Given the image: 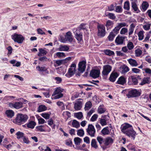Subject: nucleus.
Here are the masks:
<instances>
[{
	"mask_svg": "<svg viewBox=\"0 0 151 151\" xmlns=\"http://www.w3.org/2000/svg\"><path fill=\"white\" fill-rule=\"evenodd\" d=\"M16 135L17 136V138L18 139L22 138L24 136V134L23 132L19 131L17 132Z\"/></svg>",
	"mask_w": 151,
	"mask_h": 151,
	"instance_id": "nucleus-47",
	"label": "nucleus"
},
{
	"mask_svg": "<svg viewBox=\"0 0 151 151\" xmlns=\"http://www.w3.org/2000/svg\"><path fill=\"white\" fill-rule=\"evenodd\" d=\"M100 73V71L98 70H92L90 73V75L91 77L95 78L99 77Z\"/></svg>",
	"mask_w": 151,
	"mask_h": 151,
	"instance_id": "nucleus-12",
	"label": "nucleus"
},
{
	"mask_svg": "<svg viewBox=\"0 0 151 151\" xmlns=\"http://www.w3.org/2000/svg\"><path fill=\"white\" fill-rule=\"evenodd\" d=\"M141 93L139 90L134 89L129 91L127 96L129 98L132 97H137L140 95Z\"/></svg>",
	"mask_w": 151,
	"mask_h": 151,
	"instance_id": "nucleus-7",
	"label": "nucleus"
},
{
	"mask_svg": "<svg viewBox=\"0 0 151 151\" xmlns=\"http://www.w3.org/2000/svg\"><path fill=\"white\" fill-rule=\"evenodd\" d=\"M149 78L145 77L143 79L142 82L139 83V85H143L146 83H149Z\"/></svg>",
	"mask_w": 151,
	"mask_h": 151,
	"instance_id": "nucleus-31",
	"label": "nucleus"
},
{
	"mask_svg": "<svg viewBox=\"0 0 151 151\" xmlns=\"http://www.w3.org/2000/svg\"><path fill=\"white\" fill-rule=\"evenodd\" d=\"M80 100L82 99H81L76 101L74 104V108L76 110H80L82 107V101H80Z\"/></svg>",
	"mask_w": 151,
	"mask_h": 151,
	"instance_id": "nucleus-13",
	"label": "nucleus"
},
{
	"mask_svg": "<svg viewBox=\"0 0 151 151\" xmlns=\"http://www.w3.org/2000/svg\"><path fill=\"white\" fill-rule=\"evenodd\" d=\"M124 8L127 10H128L129 9V1H126L124 3Z\"/></svg>",
	"mask_w": 151,
	"mask_h": 151,
	"instance_id": "nucleus-48",
	"label": "nucleus"
},
{
	"mask_svg": "<svg viewBox=\"0 0 151 151\" xmlns=\"http://www.w3.org/2000/svg\"><path fill=\"white\" fill-rule=\"evenodd\" d=\"M86 24L82 23L79 25V26L78 27V28L80 29L86 30Z\"/></svg>",
	"mask_w": 151,
	"mask_h": 151,
	"instance_id": "nucleus-50",
	"label": "nucleus"
},
{
	"mask_svg": "<svg viewBox=\"0 0 151 151\" xmlns=\"http://www.w3.org/2000/svg\"><path fill=\"white\" fill-rule=\"evenodd\" d=\"M132 70L133 73H139L140 72V70L139 69L135 68H132Z\"/></svg>",
	"mask_w": 151,
	"mask_h": 151,
	"instance_id": "nucleus-58",
	"label": "nucleus"
},
{
	"mask_svg": "<svg viewBox=\"0 0 151 151\" xmlns=\"http://www.w3.org/2000/svg\"><path fill=\"white\" fill-rule=\"evenodd\" d=\"M28 118V117L26 115L18 114L15 119V122L18 124H21L27 121Z\"/></svg>",
	"mask_w": 151,
	"mask_h": 151,
	"instance_id": "nucleus-3",
	"label": "nucleus"
},
{
	"mask_svg": "<svg viewBox=\"0 0 151 151\" xmlns=\"http://www.w3.org/2000/svg\"><path fill=\"white\" fill-rule=\"evenodd\" d=\"M91 146L92 147L97 149L98 147V146L97 145V142L95 139H93L91 142Z\"/></svg>",
	"mask_w": 151,
	"mask_h": 151,
	"instance_id": "nucleus-34",
	"label": "nucleus"
},
{
	"mask_svg": "<svg viewBox=\"0 0 151 151\" xmlns=\"http://www.w3.org/2000/svg\"><path fill=\"white\" fill-rule=\"evenodd\" d=\"M12 39L15 42L19 44L22 43L24 40V37L21 35L14 33L12 36Z\"/></svg>",
	"mask_w": 151,
	"mask_h": 151,
	"instance_id": "nucleus-5",
	"label": "nucleus"
},
{
	"mask_svg": "<svg viewBox=\"0 0 151 151\" xmlns=\"http://www.w3.org/2000/svg\"><path fill=\"white\" fill-rule=\"evenodd\" d=\"M86 62L82 61L80 62L78 65V70L81 73H82L85 71L86 68Z\"/></svg>",
	"mask_w": 151,
	"mask_h": 151,
	"instance_id": "nucleus-10",
	"label": "nucleus"
},
{
	"mask_svg": "<svg viewBox=\"0 0 151 151\" xmlns=\"http://www.w3.org/2000/svg\"><path fill=\"white\" fill-rule=\"evenodd\" d=\"M108 127L104 128L101 131V133L104 135H108L110 134Z\"/></svg>",
	"mask_w": 151,
	"mask_h": 151,
	"instance_id": "nucleus-29",
	"label": "nucleus"
},
{
	"mask_svg": "<svg viewBox=\"0 0 151 151\" xmlns=\"http://www.w3.org/2000/svg\"><path fill=\"white\" fill-rule=\"evenodd\" d=\"M116 35L113 34L112 33L110 32L109 35L108 36V38L109 41H112L113 40L114 38L115 37Z\"/></svg>",
	"mask_w": 151,
	"mask_h": 151,
	"instance_id": "nucleus-44",
	"label": "nucleus"
},
{
	"mask_svg": "<svg viewBox=\"0 0 151 151\" xmlns=\"http://www.w3.org/2000/svg\"><path fill=\"white\" fill-rule=\"evenodd\" d=\"M118 76V74L116 72L112 73L110 75L109 80L110 81L114 82Z\"/></svg>",
	"mask_w": 151,
	"mask_h": 151,
	"instance_id": "nucleus-18",
	"label": "nucleus"
},
{
	"mask_svg": "<svg viewBox=\"0 0 151 151\" xmlns=\"http://www.w3.org/2000/svg\"><path fill=\"white\" fill-rule=\"evenodd\" d=\"M76 38L78 41H81L82 39V33L80 32L79 30H76L74 32Z\"/></svg>",
	"mask_w": 151,
	"mask_h": 151,
	"instance_id": "nucleus-15",
	"label": "nucleus"
},
{
	"mask_svg": "<svg viewBox=\"0 0 151 151\" xmlns=\"http://www.w3.org/2000/svg\"><path fill=\"white\" fill-rule=\"evenodd\" d=\"M100 123L102 126L105 125L107 124L106 121L104 119H101L100 121Z\"/></svg>",
	"mask_w": 151,
	"mask_h": 151,
	"instance_id": "nucleus-60",
	"label": "nucleus"
},
{
	"mask_svg": "<svg viewBox=\"0 0 151 151\" xmlns=\"http://www.w3.org/2000/svg\"><path fill=\"white\" fill-rule=\"evenodd\" d=\"M97 139L100 145H102L104 142L103 138L100 137H98L97 138Z\"/></svg>",
	"mask_w": 151,
	"mask_h": 151,
	"instance_id": "nucleus-53",
	"label": "nucleus"
},
{
	"mask_svg": "<svg viewBox=\"0 0 151 151\" xmlns=\"http://www.w3.org/2000/svg\"><path fill=\"white\" fill-rule=\"evenodd\" d=\"M122 72L123 73H125L129 71V67L126 65H124L122 67Z\"/></svg>",
	"mask_w": 151,
	"mask_h": 151,
	"instance_id": "nucleus-28",
	"label": "nucleus"
},
{
	"mask_svg": "<svg viewBox=\"0 0 151 151\" xmlns=\"http://www.w3.org/2000/svg\"><path fill=\"white\" fill-rule=\"evenodd\" d=\"M112 67L109 65H105L103 67V70L102 71V74L104 76L108 75L111 70Z\"/></svg>",
	"mask_w": 151,
	"mask_h": 151,
	"instance_id": "nucleus-9",
	"label": "nucleus"
},
{
	"mask_svg": "<svg viewBox=\"0 0 151 151\" xmlns=\"http://www.w3.org/2000/svg\"><path fill=\"white\" fill-rule=\"evenodd\" d=\"M119 29H120L117 26H116L113 30L111 32L113 34L116 35L118 33Z\"/></svg>",
	"mask_w": 151,
	"mask_h": 151,
	"instance_id": "nucleus-49",
	"label": "nucleus"
},
{
	"mask_svg": "<svg viewBox=\"0 0 151 151\" xmlns=\"http://www.w3.org/2000/svg\"><path fill=\"white\" fill-rule=\"evenodd\" d=\"M47 109L46 107L44 105L39 106L38 108V111L41 112L45 111Z\"/></svg>",
	"mask_w": 151,
	"mask_h": 151,
	"instance_id": "nucleus-32",
	"label": "nucleus"
},
{
	"mask_svg": "<svg viewBox=\"0 0 151 151\" xmlns=\"http://www.w3.org/2000/svg\"><path fill=\"white\" fill-rule=\"evenodd\" d=\"M122 132L127 135L131 137L134 139L136 132L133 129L132 125L128 123H125L121 127Z\"/></svg>",
	"mask_w": 151,
	"mask_h": 151,
	"instance_id": "nucleus-1",
	"label": "nucleus"
},
{
	"mask_svg": "<svg viewBox=\"0 0 151 151\" xmlns=\"http://www.w3.org/2000/svg\"><path fill=\"white\" fill-rule=\"evenodd\" d=\"M77 135L80 137H83L84 134V131L83 129H80L77 131Z\"/></svg>",
	"mask_w": 151,
	"mask_h": 151,
	"instance_id": "nucleus-42",
	"label": "nucleus"
},
{
	"mask_svg": "<svg viewBox=\"0 0 151 151\" xmlns=\"http://www.w3.org/2000/svg\"><path fill=\"white\" fill-rule=\"evenodd\" d=\"M113 23L110 20H108L106 22L105 26L107 27H108L109 26H111L112 25H113Z\"/></svg>",
	"mask_w": 151,
	"mask_h": 151,
	"instance_id": "nucleus-56",
	"label": "nucleus"
},
{
	"mask_svg": "<svg viewBox=\"0 0 151 151\" xmlns=\"http://www.w3.org/2000/svg\"><path fill=\"white\" fill-rule=\"evenodd\" d=\"M104 52L106 55L109 56L114 55V52L113 51L110 50H104Z\"/></svg>",
	"mask_w": 151,
	"mask_h": 151,
	"instance_id": "nucleus-30",
	"label": "nucleus"
},
{
	"mask_svg": "<svg viewBox=\"0 0 151 151\" xmlns=\"http://www.w3.org/2000/svg\"><path fill=\"white\" fill-rule=\"evenodd\" d=\"M125 37L118 36L115 40V43L117 45H122L124 43Z\"/></svg>",
	"mask_w": 151,
	"mask_h": 151,
	"instance_id": "nucleus-14",
	"label": "nucleus"
},
{
	"mask_svg": "<svg viewBox=\"0 0 151 151\" xmlns=\"http://www.w3.org/2000/svg\"><path fill=\"white\" fill-rule=\"evenodd\" d=\"M36 124V123L35 122L31 121L27 123V126L29 128L33 129Z\"/></svg>",
	"mask_w": 151,
	"mask_h": 151,
	"instance_id": "nucleus-25",
	"label": "nucleus"
},
{
	"mask_svg": "<svg viewBox=\"0 0 151 151\" xmlns=\"http://www.w3.org/2000/svg\"><path fill=\"white\" fill-rule=\"evenodd\" d=\"M37 70L40 71H46L47 70L45 66H42L40 67V66H38L37 67Z\"/></svg>",
	"mask_w": 151,
	"mask_h": 151,
	"instance_id": "nucleus-51",
	"label": "nucleus"
},
{
	"mask_svg": "<svg viewBox=\"0 0 151 151\" xmlns=\"http://www.w3.org/2000/svg\"><path fill=\"white\" fill-rule=\"evenodd\" d=\"M126 82V78L123 76L119 77L117 81V84L123 85Z\"/></svg>",
	"mask_w": 151,
	"mask_h": 151,
	"instance_id": "nucleus-20",
	"label": "nucleus"
},
{
	"mask_svg": "<svg viewBox=\"0 0 151 151\" xmlns=\"http://www.w3.org/2000/svg\"><path fill=\"white\" fill-rule=\"evenodd\" d=\"M92 106V104L91 101H88L86 102L85 105V109L86 110H88L90 109Z\"/></svg>",
	"mask_w": 151,
	"mask_h": 151,
	"instance_id": "nucleus-36",
	"label": "nucleus"
},
{
	"mask_svg": "<svg viewBox=\"0 0 151 151\" xmlns=\"http://www.w3.org/2000/svg\"><path fill=\"white\" fill-rule=\"evenodd\" d=\"M127 31L128 29L127 28H123L120 31V33L122 35L124 34L127 32Z\"/></svg>",
	"mask_w": 151,
	"mask_h": 151,
	"instance_id": "nucleus-54",
	"label": "nucleus"
},
{
	"mask_svg": "<svg viewBox=\"0 0 151 151\" xmlns=\"http://www.w3.org/2000/svg\"><path fill=\"white\" fill-rule=\"evenodd\" d=\"M76 65L73 63L70 66V68L68 69L67 73L65 76L68 77H70L73 75L75 73Z\"/></svg>",
	"mask_w": 151,
	"mask_h": 151,
	"instance_id": "nucleus-6",
	"label": "nucleus"
},
{
	"mask_svg": "<svg viewBox=\"0 0 151 151\" xmlns=\"http://www.w3.org/2000/svg\"><path fill=\"white\" fill-rule=\"evenodd\" d=\"M150 24H147L143 26V28L145 30H148L150 29Z\"/></svg>",
	"mask_w": 151,
	"mask_h": 151,
	"instance_id": "nucleus-63",
	"label": "nucleus"
},
{
	"mask_svg": "<svg viewBox=\"0 0 151 151\" xmlns=\"http://www.w3.org/2000/svg\"><path fill=\"white\" fill-rule=\"evenodd\" d=\"M127 47L129 50H131L134 47L133 43L131 42H129L127 44Z\"/></svg>",
	"mask_w": 151,
	"mask_h": 151,
	"instance_id": "nucleus-41",
	"label": "nucleus"
},
{
	"mask_svg": "<svg viewBox=\"0 0 151 151\" xmlns=\"http://www.w3.org/2000/svg\"><path fill=\"white\" fill-rule=\"evenodd\" d=\"M82 141L81 139L78 137H76L74 139V142L76 145H79Z\"/></svg>",
	"mask_w": 151,
	"mask_h": 151,
	"instance_id": "nucleus-37",
	"label": "nucleus"
},
{
	"mask_svg": "<svg viewBox=\"0 0 151 151\" xmlns=\"http://www.w3.org/2000/svg\"><path fill=\"white\" fill-rule=\"evenodd\" d=\"M23 103L21 101L16 102L14 104H12V106L14 108L18 109L23 107Z\"/></svg>",
	"mask_w": 151,
	"mask_h": 151,
	"instance_id": "nucleus-19",
	"label": "nucleus"
},
{
	"mask_svg": "<svg viewBox=\"0 0 151 151\" xmlns=\"http://www.w3.org/2000/svg\"><path fill=\"white\" fill-rule=\"evenodd\" d=\"M122 132L127 135L131 137L134 139L136 132L133 129L132 125L128 123H125L121 127Z\"/></svg>",
	"mask_w": 151,
	"mask_h": 151,
	"instance_id": "nucleus-2",
	"label": "nucleus"
},
{
	"mask_svg": "<svg viewBox=\"0 0 151 151\" xmlns=\"http://www.w3.org/2000/svg\"><path fill=\"white\" fill-rule=\"evenodd\" d=\"M72 125L73 127L77 128L80 126L79 122L76 120H73L72 123Z\"/></svg>",
	"mask_w": 151,
	"mask_h": 151,
	"instance_id": "nucleus-33",
	"label": "nucleus"
},
{
	"mask_svg": "<svg viewBox=\"0 0 151 151\" xmlns=\"http://www.w3.org/2000/svg\"><path fill=\"white\" fill-rule=\"evenodd\" d=\"M36 129L38 131L41 132H44L45 130L42 128V126H40L36 127Z\"/></svg>",
	"mask_w": 151,
	"mask_h": 151,
	"instance_id": "nucleus-62",
	"label": "nucleus"
},
{
	"mask_svg": "<svg viewBox=\"0 0 151 151\" xmlns=\"http://www.w3.org/2000/svg\"><path fill=\"white\" fill-rule=\"evenodd\" d=\"M63 115L65 117H67V119L71 117V114L69 111H66L63 112Z\"/></svg>",
	"mask_w": 151,
	"mask_h": 151,
	"instance_id": "nucleus-43",
	"label": "nucleus"
},
{
	"mask_svg": "<svg viewBox=\"0 0 151 151\" xmlns=\"http://www.w3.org/2000/svg\"><path fill=\"white\" fill-rule=\"evenodd\" d=\"M131 5L132 6L135 12H137V13H139L140 12V11L139 10L138 8L137 7V0H131Z\"/></svg>",
	"mask_w": 151,
	"mask_h": 151,
	"instance_id": "nucleus-16",
	"label": "nucleus"
},
{
	"mask_svg": "<svg viewBox=\"0 0 151 151\" xmlns=\"http://www.w3.org/2000/svg\"><path fill=\"white\" fill-rule=\"evenodd\" d=\"M135 27V25L133 23H132L130 24L128 33L129 36L131 35L133 33Z\"/></svg>",
	"mask_w": 151,
	"mask_h": 151,
	"instance_id": "nucleus-24",
	"label": "nucleus"
},
{
	"mask_svg": "<svg viewBox=\"0 0 151 151\" xmlns=\"http://www.w3.org/2000/svg\"><path fill=\"white\" fill-rule=\"evenodd\" d=\"M113 142V140L112 138L109 137L106 138L104 142V144L106 146H107L110 143H111Z\"/></svg>",
	"mask_w": 151,
	"mask_h": 151,
	"instance_id": "nucleus-23",
	"label": "nucleus"
},
{
	"mask_svg": "<svg viewBox=\"0 0 151 151\" xmlns=\"http://www.w3.org/2000/svg\"><path fill=\"white\" fill-rule=\"evenodd\" d=\"M74 115L77 118L79 119H81L83 116L82 113L81 112L75 113Z\"/></svg>",
	"mask_w": 151,
	"mask_h": 151,
	"instance_id": "nucleus-46",
	"label": "nucleus"
},
{
	"mask_svg": "<svg viewBox=\"0 0 151 151\" xmlns=\"http://www.w3.org/2000/svg\"><path fill=\"white\" fill-rule=\"evenodd\" d=\"M135 55L136 57H139L140 56L142 53V51L139 49H137L135 51Z\"/></svg>",
	"mask_w": 151,
	"mask_h": 151,
	"instance_id": "nucleus-38",
	"label": "nucleus"
},
{
	"mask_svg": "<svg viewBox=\"0 0 151 151\" xmlns=\"http://www.w3.org/2000/svg\"><path fill=\"white\" fill-rule=\"evenodd\" d=\"M97 35L100 37H104L106 34L105 27L104 25L99 23L97 26Z\"/></svg>",
	"mask_w": 151,
	"mask_h": 151,
	"instance_id": "nucleus-4",
	"label": "nucleus"
},
{
	"mask_svg": "<svg viewBox=\"0 0 151 151\" xmlns=\"http://www.w3.org/2000/svg\"><path fill=\"white\" fill-rule=\"evenodd\" d=\"M131 78L133 85H136L138 83V80L134 76H131Z\"/></svg>",
	"mask_w": 151,
	"mask_h": 151,
	"instance_id": "nucleus-40",
	"label": "nucleus"
},
{
	"mask_svg": "<svg viewBox=\"0 0 151 151\" xmlns=\"http://www.w3.org/2000/svg\"><path fill=\"white\" fill-rule=\"evenodd\" d=\"M37 33L41 35H45V33L43 32L42 29L40 28H38L37 29Z\"/></svg>",
	"mask_w": 151,
	"mask_h": 151,
	"instance_id": "nucleus-64",
	"label": "nucleus"
},
{
	"mask_svg": "<svg viewBox=\"0 0 151 151\" xmlns=\"http://www.w3.org/2000/svg\"><path fill=\"white\" fill-rule=\"evenodd\" d=\"M149 6L148 4L146 1H144L142 5V9L144 11H145L147 9Z\"/></svg>",
	"mask_w": 151,
	"mask_h": 151,
	"instance_id": "nucleus-27",
	"label": "nucleus"
},
{
	"mask_svg": "<svg viewBox=\"0 0 151 151\" xmlns=\"http://www.w3.org/2000/svg\"><path fill=\"white\" fill-rule=\"evenodd\" d=\"M126 23L124 22L120 23L118 24L117 26L120 29L122 27L126 26Z\"/></svg>",
	"mask_w": 151,
	"mask_h": 151,
	"instance_id": "nucleus-55",
	"label": "nucleus"
},
{
	"mask_svg": "<svg viewBox=\"0 0 151 151\" xmlns=\"http://www.w3.org/2000/svg\"><path fill=\"white\" fill-rule=\"evenodd\" d=\"M5 114L6 116L9 118H12L14 115V111L11 110H6L5 111Z\"/></svg>",
	"mask_w": 151,
	"mask_h": 151,
	"instance_id": "nucleus-22",
	"label": "nucleus"
},
{
	"mask_svg": "<svg viewBox=\"0 0 151 151\" xmlns=\"http://www.w3.org/2000/svg\"><path fill=\"white\" fill-rule=\"evenodd\" d=\"M62 91L60 88H58L56 89L52 96H53V95H55L54 97L55 99L60 98L63 96V94L61 93Z\"/></svg>",
	"mask_w": 151,
	"mask_h": 151,
	"instance_id": "nucleus-11",
	"label": "nucleus"
},
{
	"mask_svg": "<svg viewBox=\"0 0 151 151\" xmlns=\"http://www.w3.org/2000/svg\"><path fill=\"white\" fill-rule=\"evenodd\" d=\"M39 52L38 54V55L39 56H41L42 55H45L47 53V52L42 48L39 49Z\"/></svg>",
	"mask_w": 151,
	"mask_h": 151,
	"instance_id": "nucleus-26",
	"label": "nucleus"
},
{
	"mask_svg": "<svg viewBox=\"0 0 151 151\" xmlns=\"http://www.w3.org/2000/svg\"><path fill=\"white\" fill-rule=\"evenodd\" d=\"M41 115L43 118L47 119H49L50 117V115L47 113H42Z\"/></svg>",
	"mask_w": 151,
	"mask_h": 151,
	"instance_id": "nucleus-57",
	"label": "nucleus"
},
{
	"mask_svg": "<svg viewBox=\"0 0 151 151\" xmlns=\"http://www.w3.org/2000/svg\"><path fill=\"white\" fill-rule=\"evenodd\" d=\"M144 32L143 31H139L138 34V36L139 37V40H143L144 38Z\"/></svg>",
	"mask_w": 151,
	"mask_h": 151,
	"instance_id": "nucleus-39",
	"label": "nucleus"
},
{
	"mask_svg": "<svg viewBox=\"0 0 151 151\" xmlns=\"http://www.w3.org/2000/svg\"><path fill=\"white\" fill-rule=\"evenodd\" d=\"M107 16L110 19H114L116 18L114 14L113 13H109L108 14Z\"/></svg>",
	"mask_w": 151,
	"mask_h": 151,
	"instance_id": "nucleus-59",
	"label": "nucleus"
},
{
	"mask_svg": "<svg viewBox=\"0 0 151 151\" xmlns=\"http://www.w3.org/2000/svg\"><path fill=\"white\" fill-rule=\"evenodd\" d=\"M105 111V109L104 108H102L101 106H99L98 109V113L100 114H101L104 113Z\"/></svg>",
	"mask_w": 151,
	"mask_h": 151,
	"instance_id": "nucleus-45",
	"label": "nucleus"
},
{
	"mask_svg": "<svg viewBox=\"0 0 151 151\" xmlns=\"http://www.w3.org/2000/svg\"><path fill=\"white\" fill-rule=\"evenodd\" d=\"M129 63L133 67H136L138 65V64L136 60L134 59L130 58L127 60Z\"/></svg>",
	"mask_w": 151,
	"mask_h": 151,
	"instance_id": "nucleus-21",
	"label": "nucleus"
},
{
	"mask_svg": "<svg viewBox=\"0 0 151 151\" xmlns=\"http://www.w3.org/2000/svg\"><path fill=\"white\" fill-rule=\"evenodd\" d=\"M56 55L59 58H60L62 57H65L64 53L62 52H57L56 53Z\"/></svg>",
	"mask_w": 151,
	"mask_h": 151,
	"instance_id": "nucleus-52",
	"label": "nucleus"
},
{
	"mask_svg": "<svg viewBox=\"0 0 151 151\" xmlns=\"http://www.w3.org/2000/svg\"><path fill=\"white\" fill-rule=\"evenodd\" d=\"M69 49V47L66 45H61L59 48V50L67 51Z\"/></svg>",
	"mask_w": 151,
	"mask_h": 151,
	"instance_id": "nucleus-35",
	"label": "nucleus"
},
{
	"mask_svg": "<svg viewBox=\"0 0 151 151\" xmlns=\"http://www.w3.org/2000/svg\"><path fill=\"white\" fill-rule=\"evenodd\" d=\"M98 115L97 114H94L91 117V120L92 122L94 121L98 118Z\"/></svg>",
	"mask_w": 151,
	"mask_h": 151,
	"instance_id": "nucleus-61",
	"label": "nucleus"
},
{
	"mask_svg": "<svg viewBox=\"0 0 151 151\" xmlns=\"http://www.w3.org/2000/svg\"><path fill=\"white\" fill-rule=\"evenodd\" d=\"M65 37L66 40V42L68 41L70 42H71L73 40L72 35L71 32L70 31L66 33Z\"/></svg>",
	"mask_w": 151,
	"mask_h": 151,
	"instance_id": "nucleus-17",
	"label": "nucleus"
},
{
	"mask_svg": "<svg viewBox=\"0 0 151 151\" xmlns=\"http://www.w3.org/2000/svg\"><path fill=\"white\" fill-rule=\"evenodd\" d=\"M87 132L88 134L91 137L95 136L96 131L94 126L92 124H89L87 129Z\"/></svg>",
	"mask_w": 151,
	"mask_h": 151,
	"instance_id": "nucleus-8",
	"label": "nucleus"
}]
</instances>
